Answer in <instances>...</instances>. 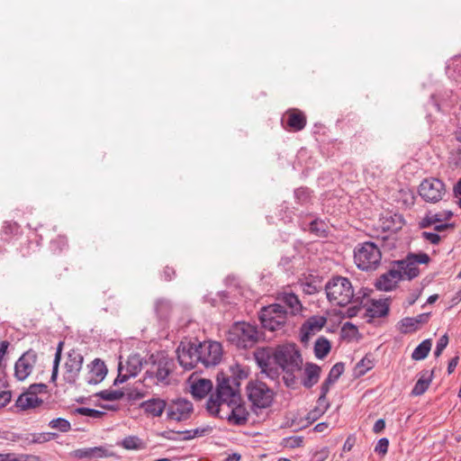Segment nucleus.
Listing matches in <instances>:
<instances>
[{"label": "nucleus", "mask_w": 461, "mask_h": 461, "mask_svg": "<svg viewBox=\"0 0 461 461\" xmlns=\"http://www.w3.org/2000/svg\"><path fill=\"white\" fill-rule=\"evenodd\" d=\"M217 382L215 393L206 402L207 411L237 426L247 423L249 413L241 403L239 383L234 377L223 376L221 379L219 375Z\"/></svg>", "instance_id": "f257e3e1"}, {"label": "nucleus", "mask_w": 461, "mask_h": 461, "mask_svg": "<svg viewBox=\"0 0 461 461\" xmlns=\"http://www.w3.org/2000/svg\"><path fill=\"white\" fill-rule=\"evenodd\" d=\"M275 363L284 371V382L287 387L295 388L297 379L295 372H300L303 358L295 344L278 346L274 351Z\"/></svg>", "instance_id": "f03ea898"}, {"label": "nucleus", "mask_w": 461, "mask_h": 461, "mask_svg": "<svg viewBox=\"0 0 461 461\" xmlns=\"http://www.w3.org/2000/svg\"><path fill=\"white\" fill-rule=\"evenodd\" d=\"M325 293L331 304L341 307L350 303L356 296L350 280L340 276H332L326 283Z\"/></svg>", "instance_id": "7ed1b4c3"}, {"label": "nucleus", "mask_w": 461, "mask_h": 461, "mask_svg": "<svg viewBox=\"0 0 461 461\" xmlns=\"http://www.w3.org/2000/svg\"><path fill=\"white\" fill-rule=\"evenodd\" d=\"M382 260L381 248L373 241L357 243L354 249V262L362 271H374Z\"/></svg>", "instance_id": "20e7f679"}, {"label": "nucleus", "mask_w": 461, "mask_h": 461, "mask_svg": "<svg viewBox=\"0 0 461 461\" xmlns=\"http://www.w3.org/2000/svg\"><path fill=\"white\" fill-rule=\"evenodd\" d=\"M258 339V328L244 321L235 323L227 335L228 341L240 348H252Z\"/></svg>", "instance_id": "39448f33"}, {"label": "nucleus", "mask_w": 461, "mask_h": 461, "mask_svg": "<svg viewBox=\"0 0 461 461\" xmlns=\"http://www.w3.org/2000/svg\"><path fill=\"white\" fill-rule=\"evenodd\" d=\"M248 399L251 403L252 410L267 409L271 406L274 401L275 393L265 383L261 381H251L247 385Z\"/></svg>", "instance_id": "423d86ee"}, {"label": "nucleus", "mask_w": 461, "mask_h": 461, "mask_svg": "<svg viewBox=\"0 0 461 461\" xmlns=\"http://www.w3.org/2000/svg\"><path fill=\"white\" fill-rule=\"evenodd\" d=\"M263 328L270 331L281 330L287 321V312L280 303H273L264 307L259 315Z\"/></svg>", "instance_id": "0eeeda50"}, {"label": "nucleus", "mask_w": 461, "mask_h": 461, "mask_svg": "<svg viewBox=\"0 0 461 461\" xmlns=\"http://www.w3.org/2000/svg\"><path fill=\"white\" fill-rule=\"evenodd\" d=\"M419 194L425 202L436 203L445 196L446 185L438 178H426L419 186Z\"/></svg>", "instance_id": "6e6552de"}, {"label": "nucleus", "mask_w": 461, "mask_h": 461, "mask_svg": "<svg viewBox=\"0 0 461 461\" xmlns=\"http://www.w3.org/2000/svg\"><path fill=\"white\" fill-rule=\"evenodd\" d=\"M199 360L205 367L218 365L222 357L221 343L216 341L198 342Z\"/></svg>", "instance_id": "1a4fd4ad"}, {"label": "nucleus", "mask_w": 461, "mask_h": 461, "mask_svg": "<svg viewBox=\"0 0 461 461\" xmlns=\"http://www.w3.org/2000/svg\"><path fill=\"white\" fill-rule=\"evenodd\" d=\"M429 259L426 253L409 254L404 259L396 261L395 265L401 268L405 279L411 280L420 274L418 264H427Z\"/></svg>", "instance_id": "9d476101"}, {"label": "nucleus", "mask_w": 461, "mask_h": 461, "mask_svg": "<svg viewBox=\"0 0 461 461\" xmlns=\"http://www.w3.org/2000/svg\"><path fill=\"white\" fill-rule=\"evenodd\" d=\"M256 363L261 369V373L267 377L275 380L279 376L278 368L275 366L274 352L267 348H259L254 352Z\"/></svg>", "instance_id": "9b49d317"}, {"label": "nucleus", "mask_w": 461, "mask_h": 461, "mask_svg": "<svg viewBox=\"0 0 461 461\" xmlns=\"http://www.w3.org/2000/svg\"><path fill=\"white\" fill-rule=\"evenodd\" d=\"M142 358L139 354L129 356L125 364L119 363L118 375L114 379L113 384H119L126 382L131 377H135L141 371Z\"/></svg>", "instance_id": "f8f14e48"}, {"label": "nucleus", "mask_w": 461, "mask_h": 461, "mask_svg": "<svg viewBox=\"0 0 461 461\" xmlns=\"http://www.w3.org/2000/svg\"><path fill=\"white\" fill-rule=\"evenodd\" d=\"M194 411L193 403L184 398L173 400L167 408V418L170 420L184 421L188 420Z\"/></svg>", "instance_id": "ddd939ff"}, {"label": "nucleus", "mask_w": 461, "mask_h": 461, "mask_svg": "<svg viewBox=\"0 0 461 461\" xmlns=\"http://www.w3.org/2000/svg\"><path fill=\"white\" fill-rule=\"evenodd\" d=\"M177 359L181 366L185 370H191L200 363L198 342L181 344L177 348Z\"/></svg>", "instance_id": "4468645a"}, {"label": "nucleus", "mask_w": 461, "mask_h": 461, "mask_svg": "<svg viewBox=\"0 0 461 461\" xmlns=\"http://www.w3.org/2000/svg\"><path fill=\"white\" fill-rule=\"evenodd\" d=\"M84 357L76 349H71L65 363L64 381L69 384H76L82 369Z\"/></svg>", "instance_id": "2eb2a0df"}, {"label": "nucleus", "mask_w": 461, "mask_h": 461, "mask_svg": "<svg viewBox=\"0 0 461 461\" xmlns=\"http://www.w3.org/2000/svg\"><path fill=\"white\" fill-rule=\"evenodd\" d=\"M37 361V353L30 349L24 352L15 362L14 375L19 381L25 380L32 372Z\"/></svg>", "instance_id": "dca6fc26"}, {"label": "nucleus", "mask_w": 461, "mask_h": 461, "mask_svg": "<svg viewBox=\"0 0 461 461\" xmlns=\"http://www.w3.org/2000/svg\"><path fill=\"white\" fill-rule=\"evenodd\" d=\"M107 374L104 362L99 358L94 359L89 365V373L86 380L90 384H96L104 380Z\"/></svg>", "instance_id": "f3484780"}, {"label": "nucleus", "mask_w": 461, "mask_h": 461, "mask_svg": "<svg viewBox=\"0 0 461 461\" xmlns=\"http://www.w3.org/2000/svg\"><path fill=\"white\" fill-rule=\"evenodd\" d=\"M327 320L323 316H312L303 325L302 341L306 342L309 338L321 330L326 324Z\"/></svg>", "instance_id": "a211bd4d"}, {"label": "nucleus", "mask_w": 461, "mask_h": 461, "mask_svg": "<svg viewBox=\"0 0 461 461\" xmlns=\"http://www.w3.org/2000/svg\"><path fill=\"white\" fill-rule=\"evenodd\" d=\"M430 313H421L416 317H406L400 321L401 332L409 333L416 331L420 324L428 322Z\"/></svg>", "instance_id": "6ab92c4d"}, {"label": "nucleus", "mask_w": 461, "mask_h": 461, "mask_svg": "<svg viewBox=\"0 0 461 461\" xmlns=\"http://www.w3.org/2000/svg\"><path fill=\"white\" fill-rule=\"evenodd\" d=\"M366 315L368 318H382L388 314L389 304L385 300H370L368 305H366Z\"/></svg>", "instance_id": "aec40b11"}, {"label": "nucleus", "mask_w": 461, "mask_h": 461, "mask_svg": "<svg viewBox=\"0 0 461 461\" xmlns=\"http://www.w3.org/2000/svg\"><path fill=\"white\" fill-rule=\"evenodd\" d=\"M110 456L111 453L104 447H86L75 450V456L79 459L87 458L96 460Z\"/></svg>", "instance_id": "412c9836"}, {"label": "nucleus", "mask_w": 461, "mask_h": 461, "mask_svg": "<svg viewBox=\"0 0 461 461\" xmlns=\"http://www.w3.org/2000/svg\"><path fill=\"white\" fill-rule=\"evenodd\" d=\"M140 407L144 411L153 417H160L167 407L165 400L160 398H151L140 403Z\"/></svg>", "instance_id": "4be33fe9"}, {"label": "nucleus", "mask_w": 461, "mask_h": 461, "mask_svg": "<svg viewBox=\"0 0 461 461\" xmlns=\"http://www.w3.org/2000/svg\"><path fill=\"white\" fill-rule=\"evenodd\" d=\"M321 367L313 363H306L304 366V377L302 380V384L307 388H312L316 384L321 376Z\"/></svg>", "instance_id": "5701e85b"}, {"label": "nucleus", "mask_w": 461, "mask_h": 461, "mask_svg": "<svg viewBox=\"0 0 461 461\" xmlns=\"http://www.w3.org/2000/svg\"><path fill=\"white\" fill-rule=\"evenodd\" d=\"M278 300L289 309L292 315L299 314L303 311V304L294 293L284 292L279 294Z\"/></svg>", "instance_id": "b1692460"}, {"label": "nucleus", "mask_w": 461, "mask_h": 461, "mask_svg": "<svg viewBox=\"0 0 461 461\" xmlns=\"http://www.w3.org/2000/svg\"><path fill=\"white\" fill-rule=\"evenodd\" d=\"M345 369V366L342 362L336 363L331 369L330 370V373L327 376V378L324 380L321 386V393L327 395L329 393L330 386L334 384L337 380L339 378V376L343 374Z\"/></svg>", "instance_id": "393cba45"}, {"label": "nucleus", "mask_w": 461, "mask_h": 461, "mask_svg": "<svg viewBox=\"0 0 461 461\" xmlns=\"http://www.w3.org/2000/svg\"><path fill=\"white\" fill-rule=\"evenodd\" d=\"M381 228L384 231L396 232L401 230L404 224L403 217L401 214H387L381 218Z\"/></svg>", "instance_id": "a878e982"}, {"label": "nucleus", "mask_w": 461, "mask_h": 461, "mask_svg": "<svg viewBox=\"0 0 461 461\" xmlns=\"http://www.w3.org/2000/svg\"><path fill=\"white\" fill-rule=\"evenodd\" d=\"M212 389V383L210 379L199 378L191 384V393L196 399L204 398Z\"/></svg>", "instance_id": "bb28decb"}, {"label": "nucleus", "mask_w": 461, "mask_h": 461, "mask_svg": "<svg viewBox=\"0 0 461 461\" xmlns=\"http://www.w3.org/2000/svg\"><path fill=\"white\" fill-rule=\"evenodd\" d=\"M432 378L433 371L423 370L411 390V394L414 396H420L423 394L428 390Z\"/></svg>", "instance_id": "cd10ccee"}, {"label": "nucleus", "mask_w": 461, "mask_h": 461, "mask_svg": "<svg viewBox=\"0 0 461 461\" xmlns=\"http://www.w3.org/2000/svg\"><path fill=\"white\" fill-rule=\"evenodd\" d=\"M287 114V125L294 131H302L306 125L305 115L297 111L291 110L286 113Z\"/></svg>", "instance_id": "c85d7f7f"}, {"label": "nucleus", "mask_w": 461, "mask_h": 461, "mask_svg": "<svg viewBox=\"0 0 461 461\" xmlns=\"http://www.w3.org/2000/svg\"><path fill=\"white\" fill-rule=\"evenodd\" d=\"M173 306L171 302L166 298H158L154 303V311L160 321L167 320L172 313Z\"/></svg>", "instance_id": "c756f323"}, {"label": "nucleus", "mask_w": 461, "mask_h": 461, "mask_svg": "<svg viewBox=\"0 0 461 461\" xmlns=\"http://www.w3.org/2000/svg\"><path fill=\"white\" fill-rule=\"evenodd\" d=\"M42 403V400L36 395L29 394L28 391L23 392L16 400L15 405L21 410L35 408Z\"/></svg>", "instance_id": "7c9ffc66"}, {"label": "nucleus", "mask_w": 461, "mask_h": 461, "mask_svg": "<svg viewBox=\"0 0 461 461\" xmlns=\"http://www.w3.org/2000/svg\"><path fill=\"white\" fill-rule=\"evenodd\" d=\"M329 407H330V402L327 400L326 394L321 393V394L317 400L316 406L308 412L307 420H310L312 421L316 420L317 419H319L321 416H322L325 413V411L329 409Z\"/></svg>", "instance_id": "2f4dec72"}, {"label": "nucleus", "mask_w": 461, "mask_h": 461, "mask_svg": "<svg viewBox=\"0 0 461 461\" xmlns=\"http://www.w3.org/2000/svg\"><path fill=\"white\" fill-rule=\"evenodd\" d=\"M154 370L151 371L157 378L158 382H165L172 370V364L167 359H160L155 366Z\"/></svg>", "instance_id": "473e14b6"}, {"label": "nucleus", "mask_w": 461, "mask_h": 461, "mask_svg": "<svg viewBox=\"0 0 461 461\" xmlns=\"http://www.w3.org/2000/svg\"><path fill=\"white\" fill-rule=\"evenodd\" d=\"M120 445L127 450H140L146 447L145 442L138 436L125 437Z\"/></svg>", "instance_id": "72a5a7b5"}, {"label": "nucleus", "mask_w": 461, "mask_h": 461, "mask_svg": "<svg viewBox=\"0 0 461 461\" xmlns=\"http://www.w3.org/2000/svg\"><path fill=\"white\" fill-rule=\"evenodd\" d=\"M431 339H424L411 353V358L420 361L425 359L431 349Z\"/></svg>", "instance_id": "f704fd0d"}, {"label": "nucleus", "mask_w": 461, "mask_h": 461, "mask_svg": "<svg viewBox=\"0 0 461 461\" xmlns=\"http://www.w3.org/2000/svg\"><path fill=\"white\" fill-rule=\"evenodd\" d=\"M330 342L324 337L317 339L314 344V355L318 359H323L330 351Z\"/></svg>", "instance_id": "c9c22d12"}, {"label": "nucleus", "mask_w": 461, "mask_h": 461, "mask_svg": "<svg viewBox=\"0 0 461 461\" xmlns=\"http://www.w3.org/2000/svg\"><path fill=\"white\" fill-rule=\"evenodd\" d=\"M373 367L374 360L371 356L366 355L356 365L354 368V375L360 377L366 375Z\"/></svg>", "instance_id": "e433bc0d"}, {"label": "nucleus", "mask_w": 461, "mask_h": 461, "mask_svg": "<svg viewBox=\"0 0 461 461\" xmlns=\"http://www.w3.org/2000/svg\"><path fill=\"white\" fill-rule=\"evenodd\" d=\"M4 461H41L40 457L35 455L29 454H3Z\"/></svg>", "instance_id": "4c0bfd02"}, {"label": "nucleus", "mask_w": 461, "mask_h": 461, "mask_svg": "<svg viewBox=\"0 0 461 461\" xmlns=\"http://www.w3.org/2000/svg\"><path fill=\"white\" fill-rule=\"evenodd\" d=\"M49 427L59 432L66 433L71 429L70 422L64 418L53 419L49 422Z\"/></svg>", "instance_id": "58836bf2"}, {"label": "nucleus", "mask_w": 461, "mask_h": 461, "mask_svg": "<svg viewBox=\"0 0 461 461\" xmlns=\"http://www.w3.org/2000/svg\"><path fill=\"white\" fill-rule=\"evenodd\" d=\"M74 412L95 420L102 419L105 415L104 411L86 407H78L75 409Z\"/></svg>", "instance_id": "ea45409f"}, {"label": "nucleus", "mask_w": 461, "mask_h": 461, "mask_svg": "<svg viewBox=\"0 0 461 461\" xmlns=\"http://www.w3.org/2000/svg\"><path fill=\"white\" fill-rule=\"evenodd\" d=\"M63 345H64V342L63 341H59V344H58L57 349H56V354H55V357H54V361H53V366H52V374H51V377H50V381L51 382H55L57 380V377H58L59 366V362H60V359H61V353H62Z\"/></svg>", "instance_id": "a19ab883"}, {"label": "nucleus", "mask_w": 461, "mask_h": 461, "mask_svg": "<svg viewBox=\"0 0 461 461\" xmlns=\"http://www.w3.org/2000/svg\"><path fill=\"white\" fill-rule=\"evenodd\" d=\"M123 392L121 390H104L96 393V396L104 401H116L123 397Z\"/></svg>", "instance_id": "79ce46f5"}, {"label": "nucleus", "mask_w": 461, "mask_h": 461, "mask_svg": "<svg viewBox=\"0 0 461 461\" xmlns=\"http://www.w3.org/2000/svg\"><path fill=\"white\" fill-rule=\"evenodd\" d=\"M20 226L15 221H5L2 228V234L5 239H10L12 236L19 232Z\"/></svg>", "instance_id": "37998d69"}, {"label": "nucleus", "mask_w": 461, "mask_h": 461, "mask_svg": "<svg viewBox=\"0 0 461 461\" xmlns=\"http://www.w3.org/2000/svg\"><path fill=\"white\" fill-rule=\"evenodd\" d=\"M380 247L384 250H392L396 248L397 239L395 236V232H390L388 235L383 237L380 240Z\"/></svg>", "instance_id": "c03bdc74"}, {"label": "nucleus", "mask_w": 461, "mask_h": 461, "mask_svg": "<svg viewBox=\"0 0 461 461\" xmlns=\"http://www.w3.org/2000/svg\"><path fill=\"white\" fill-rule=\"evenodd\" d=\"M57 436L56 433H34L31 435V438L29 439V443L31 444H41L50 441Z\"/></svg>", "instance_id": "a18cd8bd"}, {"label": "nucleus", "mask_w": 461, "mask_h": 461, "mask_svg": "<svg viewBox=\"0 0 461 461\" xmlns=\"http://www.w3.org/2000/svg\"><path fill=\"white\" fill-rule=\"evenodd\" d=\"M351 303L353 305L346 310L345 313L343 314L344 317L353 318L357 316L361 309V305L363 304V300H361L359 296H355Z\"/></svg>", "instance_id": "49530a36"}, {"label": "nucleus", "mask_w": 461, "mask_h": 461, "mask_svg": "<svg viewBox=\"0 0 461 461\" xmlns=\"http://www.w3.org/2000/svg\"><path fill=\"white\" fill-rule=\"evenodd\" d=\"M389 276L384 275L381 276V277L377 280L375 285L379 290L382 291H391L396 286L395 280H390Z\"/></svg>", "instance_id": "de8ad7c7"}, {"label": "nucleus", "mask_w": 461, "mask_h": 461, "mask_svg": "<svg viewBox=\"0 0 461 461\" xmlns=\"http://www.w3.org/2000/svg\"><path fill=\"white\" fill-rule=\"evenodd\" d=\"M294 197L298 203L305 204L311 199V192L306 187H300L294 190Z\"/></svg>", "instance_id": "09e8293b"}, {"label": "nucleus", "mask_w": 461, "mask_h": 461, "mask_svg": "<svg viewBox=\"0 0 461 461\" xmlns=\"http://www.w3.org/2000/svg\"><path fill=\"white\" fill-rule=\"evenodd\" d=\"M326 224L318 220H314L310 224V230L320 237H326L327 230L325 229Z\"/></svg>", "instance_id": "8fccbe9b"}, {"label": "nucleus", "mask_w": 461, "mask_h": 461, "mask_svg": "<svg viewBox=\"0 0 461 461\" xmlns=\"http://www.w3.org/2000/svg\"><path fill=\"white\" fill-rule=\"evenodd\" d=\"M442 220L443 218L440 213H429L421 220L420 225L421 228H427L432 224L441 221Z\"/></svg>", "instance_id": "3c124183"}, {"label": "nucleus", "mask_w": 461, "mask_h": 461, "mask_svg": "<svg viewBox=\"0 0 461 461\" xmlns=\"http://www.w3.org/2000/svg\"><path fill=\"white\" fill-rule=\"evenodd\" d=\"M303 438L301 436H292L284 438V445L289 448L299 447L303 445Z\"/></svg>", "instance_id": "603ef678"}, {"label": "nucleus", "mask_w": 461, "mask_h": 461, "mask_svg": "<svg viewBox=\"0 0 461 461\" xmlns=\"http://www.w3.org/2000/svg\"><path fill=\"white\" fill-rule=\"evenodd\" d=\"M448 344V337L447 334L441 336L439 339L437 341L436 348L434 351V355L436 357H438L444 349L447 348Z\"/></svg>", "instance_id": "864d4df0"}, {"label": "nucleus", "mask_w": 461, "mask_h": 461, "mask_svg": "<svg viewBox=\"0 0 461 461\" xmlns=\"http://www.w3.org/2000/svg\"><path fill=\"white\" fill-rule=\"evenodd\" d=\"M47 385L43 383L39 384H31L26 391L29 392V394L31 395H36L40 393H47Z\"/></svg>", "instance_id": "5fc2aeb1"}, {"label": "nucleus", "mask_w": 461, "mask_h": 461, "mask_svg": "<svg viewBox=\"0 0 461 461\" xmlns=\"http://www.w3.org/2000/svg\"><path fill=\"white\" fill-rule=\"evenodd\" d=\"M386 276H389L390 280H395V283L398 284L399 281L405 279L402 273V270L399 267H393L390 269L387 273L384 274Z\"/></svg>", "instance_id": "6e6d98bb"}, {"label": "nucleus", "mask_w": 461, "mask_h": 461, "mask_svg": "<svg viewBox=\"0 0 461 461\" xmlns=\"http://www.w3.org/2000/svg\"><path fill=\"white\" fill-rule=\"evenodd\" d=\"M389 440L386 438H382L378 440L375 451L378 454L385 455L388 450Z\"/></svg>", "instance_id": "4d7b16f0"}, {"label": "nucleus", "mask_w": 461, "mask_h": 461, "mask_svg": "<svg viewBox=\"0 0 461 461\" xmlns=\"http://www.w3.org/2000/svg\"><path fill=\"white\" fill-rule=\"evenodd\" d=\"M422 238L433 245H437L440 241V236L437 232L423 231Z\"/></svg>", "instance_id": "13d9d810"}, {"label": "nucleus", "mask_w": 461, "mask_h": 461, "mask_svg": "<svg viewBox=\"0 0 461 461\" xmlns=\"http://www.w3.org/2000/svg\"><path fill=\"white\" fill-rule=\"evenodd\" d=\"M67 246V239L64 236H59L58 239L51 241V248L54 250H62Z\"/></svg>", "instance_id": "bf43d9fd"}, {"label": "nucleus", "mask_w": 461, "mask_h": 461, "mask_svg": "<svg viewBox=\"0 0 461 461\" xmlns=\"http://www.w3.org/2000/svg\"><path fill=\"white\" fill-rule=\"evenodd\" d=\"M329 456V450L327 448H322L319 451H316L311 457L310 461H325Z\"/></svg>", "instance_id": "052dcab7"}, {"label": "nucleus", "mask_w": 461, "mask_h": 461, "mask_svg": "<svg viewBox=\"0 0 461 461\" xmlns=\"http://www.w3.org/2000/svg\"><path fill=\"white\" fill-rule=\"evenodd\" d=\"M12 398L11 392L9 391H3L0 393V408L6 406Z\"/></svg>", "instance_id": "680f3d73"}, {"label": "nucleus", "mask_w": 461, "mask_h": 461, "mask_svg": "<svg viewBox=\"0 0 461 461\" xmlns=\"http://www.w3.org/2000/svg\"><path fill=\"white\" fill-rule=\"evenodd\" d=\"M176 276V271L170 267H166L163 271V277L166 281H170Z\"/></svg>", "instance_id": "e2e57ef3"}, {"label": "nucleus", "mask_w": 461, "mask_h": 461, "mask_svg": "<svg viewBox=\"0 0 461 461\" xmlns=\"http://www.w3.org/2000/svg\"><path fill=\"white\" fill-rule=\"evenodd\" d=\"M385 428V421L384 419H379L375 421L374 427H373V431L375 433H380L382 432Z\"/></svg>", "instance_id": "0e129e2a"}, {"label": "nucleus", "mask_w": 461, "mask_h": 461, "mask_svg": "<svg viewBox=\"0 0 461 461\" xmlns=\"http://www.w3.org/2000/svg\"><path fill=\"white\" fill-rule=\"evenodd\" d=\"M211 429L209 427L196 428L193 429V436L195 438L203 437L205 433L209 432Z\"/></svg>", "instance_id": "69168bd1"}, {"label": "nucleus", "mask_w": 461, "mask_h": 461, "mask_svg": "<svg viewBox=\"0 0 461 461\" xmlns=\"http://www.w3.org/2000/svg\"><path fill=\"white\" fill-rule=\"evenodd\" d=\"M175 434L177 433L173 430H167L160 432L159 436L168 440H177V438L174 436Z\"/></svg>", "instance_id": "338daca9"}, {"label": "nucleus", "mask_w": 461, "mask_h": 461, "mask_svg": "<svg viewBox=\"0 0 461 461\" xmlns=\"http://www.w3.org/2000/svg\"><path fill=\"white\" fill-rule=\"evenodd\" d=\"M459 357L456 356L450 359L447 366V373L451 374L454 372L455 368L456 367L458 364Z\"/></svg>", "instance_id": "774afa93"}]
</instances>
